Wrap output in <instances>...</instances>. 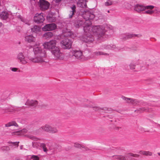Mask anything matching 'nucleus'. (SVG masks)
Returning a JSON list of instances; mask_svg holds the SVG:
<instances>
[{"label": "nucleus", "instance_id": "1", "mask_svg": "<svg viewBox=\"0 0 160 160\" xmlns=\"http://www.w3.org/2000/svg\"><path fill=\"white\" fill-rule=\"evenodd\" d=\"M33 51L35 56L29 57V60L31 62L43 65L48 63V62L46 59V52L39 47V45L37 44L34 46Z\"/></svg>", "mask_w": 160, "mask_h": 160}, {"label": "nucleus", "instance_id": "2", "mask_svg": "<svg viewBox=\"0 0 160 160\" xmlns=\"http://www.w3.org/2000/svg\"><path fill=\"white\" fill-rule=\"evenodd\" d=\"M51 52L54 59L57 60H63L64 58V54L61 52L58 47L55 48V49L51 51Z\"/></svg>", "mask_w": 160, "mask_h": 160}, {"label": "nucleus", "instance_id": "3", "mask_svg": "<svg viewBox=\"0 0 160 160\" xmlns=\"http://www.w3.org/2000/svg\"><path fill=\"white\" fill-rule=\"evenodd\" d=\"M29 57L25 56L22 52H19L17 55V59L19 62L22 65H26L28 62Z\"/></svg>", "mask_w": 160, "mask_h": 160}, {"label": "nucleus", "instance_id": "4", "mask_svg": "<svg viewBox=\"0 0 160 160\" xmlns=\"http://www.w3.org/2000/svg\"><path fill=\"white\" fill-rule=\"evenodd\" d=\"M92 30L93 33H96L99 37H102L105 33L104 28L100 26H95L92 28Z\"/></svg>", "mask_w": 160, "mask_h": 160}, {"label": "nucleus", "instance_id": "5", "mask_svg": "<svg viewBox=\"0 0 160 160\" xmlns=\"http://www.w3.org/2000/svg\"><path fill=\"white\" fill-rule=\"evenodd\" d=\"M72 42L68 38H65L60 42L61 48L64 49H69L71 48Z\"/></svg>", "mask_w": 160, "mask_h": 160}, {"label": "nucleus", "instance_id": "6", "mask_svg": "<svg viewBox=\"0 0 160 160\" xmlns=\"http://www.w3.org/2000/svg\"><path fill=\"white\" fill-rule=\"evenodd\" d=\"M56 41L55 40H53L49 42L44 43L43 46L45 49L52 50L55 49V48L58 47L56 46Z\"/></svg>", "mask_w": 160, "mask_h": 160}, {"label": "nucleus", "instance_id": "7", "mask_svg": "<svg viewBox=\"0 0 160 160\" xmlns=\"http://www.w3.org/2000/svg\"><path fill=\"white\" fill-rule=\"evenodd\" d=\"M83 17L86 20V22H89L90 20L93 19L95 17L94 15L89 11H86L83 13Z\"/></svg>", "mask_w": 160, "mask_h": 160}, {"label": "nucleus", "instance_id": "8", "mask_svg": "<svg viewBox=\"0 0 160 160\" xmlns=\"http://www.w3.org/2000/svg\"><path fill=\"white\" fill-rule=\"evenodd\" d=\"M40 9L42 11L47 10L49 6V3L45 0H40L39 2Z\"/></svg>", "mask_w": 160, "mask_h": 160}, {"label": "nucleus", "instance_id": "9", "mask_svg": "<svg viewBox=\"0 0 160 160\" xmlns=\"http://www.w3.org/2000/svg\"><path fill=\"white\" fill-rule=\"evenodd\" d=\"M56 25L54 23L48 24L44 26L42 28L44 31H52L56 28Z\"/></svg>", "mask_w": 160, "mask_h": 160}, {"label": "nucleus", "instance_id": "10", "mask_svg": "<svg viewBox=\"0 0 160 160\" xmlns=\"http://www.w3.org/2000/svg\"><path fill=\"white\" fill-rule=\"evenodd\" d=\"M45 20L42 13H36L34 17V21L38 23L42 22Z\"/></svg>", "mask_w": 160, "mask_h": 160}, {"label": "nucleus", "instance_id": "11", "mask_svg": "<svg viewBox=\"0 0 160 160\" xmlns=\"http://www.w3.org/2000/svg\"><path fill=\"white\" fill-rule=\"evenodd\" d=\"M85 107L88 108H92L93 110L96 111H100L101 110H105L107 109L106 108H102L93 104L92 103H91L89 104H85Z\"/></svg>", "mask_w": 160, "mask_h": 160}, {"label": "nucleus", "instance_id": "12", "mask_svg": "<svg viewBox=\"0 0 160 160\" xmlns=\"http://www.w3.org/2000/svg\"><path fill=\"white\" fill-rule=\"evenodd\" d=\"M123 99L128 103H130L133 105H137L139 104V102L137 99L133 98L124 97Z\"/></svg>", "mask_w": 160, "mask_h": 160}, {"label": "nucleus", "instance_id": "13", "mask_svg": "<svg viewBox=\"0 0 160 160\" xmlns=\"http://www.w3.org/2000/svg\"><path fill=\"white\" fill-rule=\"evenodd\" d=\"M154 8V7L152 5L145 6V10H146L145 11V13L151 15L154 13V11L153 10Z\"/></svg>", "mask_w": 160, "mask_h": 160}, {"label": "nucleus", "instance_id": "14", "mask_svg": "<svg viewBox=\"0 0 160 160\" xmlns=\"http://www.w3.org/2000/svg\"><path fill=\"white\" fill-rule=\"evenodd\" d=\"M72 53L73 55L78 59H82L83 57L82 52L80 51H72Z\"/></svg>", "mask_w": 160, "mask_h": 160}, {"label": "nucleus", "instance_id": "15", "mask_svg": "<svg viewBox=\"0 0 160 160\" xmlns=\"http://www.w3.org/2000/svg\"><path fill=\"white\" fill-rule=\"evenodd\" d=\"M134 10L138 12L143 11L145 10V6L139 4L136 5L134 8Z\"/></svg>", "mask_w": 160, "mask_h": 160}, {"label": "nucleus", "instance_id": "16", "mask_svg": "<svg viewBox=\"0 0 160 160\" xmlns=\"http://www.w3.org/2000/svg\"><path fill=\"white\" fill-rule=\"evenodd\" d=\"M32 32L38 34L41 32V28L38 25H34L31 29Z\"/></svg>", "mask_w": 160, "mask_h": 160}, {"label": "nucleus", "instance_id": "17", "mask_svg": "<svg viewBox=\"0 0 160 160\" xmlns=\"http://www.w3.org/2000/svg\"><path fill=\"white\" fill-rule=\"evenodd\" d=\"M53 34L51 32H47L45 33L42 36V37L45 39H49L53 36Z\"/></svg>", "mask_w": 160, "mask_h": 160}, {"label": "nucleus", "instance_id": "18", "mask_svg": "<svg viewBox=\"0 0 160 160\" xmlns=\"http://www.w3.org/2000/svg\"><path fill=\"white\" fill-rule=\"evenodd\" d=\"M78 7L82 8L86 7L87 6L86 1V0H79L77 2Z\"/></svg>", "mask_w": 160, "mask_h": 160}, {"label": "nucleus", "instance_id": "19", "mask_svg": "<svg viewBox=\"0 0 160 160\" xmlns=\"http://www.w3.org/2000/svg\"><path fill=\"white\" fill-rule=\"evenodd\" d=\"M51 126L48 124H45L42 126L40 128L44 132H49Z\"/></svg>", "mask_w": 160, "mask_h": 160}, {"label": "nucleus", "instance_id": "20", "mask_svg": "<svg viewBox=\"0 0 160 160\" xmlns=\"http://www.w3.org/2000/svg\"><path fill=\"white\" fill-rule=\"evenodd\" d=\"M26 104V105L29 106H34L38 104V102L35 100H28Z\"/></svg>", "mask_w": 160, "mask_h": 160}, {"label": "nucleus", "instance_id": "21", "mask_svg": "<svg viewBox=\"0 0 160 160\" xmlns=\"http://www.w3.org/2000/svg\"><path fill=\"white\" fill-rule=\"evenodd\" d=\"M25 40L29 42H34L35 40V38L32 35H27L25 37Z\"/></svg>", "mask_w": 160, "mask_h": 160}, {"label": "nucleus", "instance_id": "22", "mask_svg": "<svg viewBox=\"0 0 160 160\" xmlns=\"http://www.w3.org/2000/svg\"><path fill=\"white\" fill-rule=\"evenodd\" d=\"M91 24V22H85V26H84V30L85 32H87L89 31L90 29V25Z\"/></svg>", "mask_w": 160, "mask_h": 160}, {"label": "nucleus", "instance_id": "23", "mask_svg": "<svg viewBox=\"0 0 160 160\" xmlns=\"http://www.w3.org/2000/svg\"><path fill=\"white\" fill-rule=\"evenodd\" d=\"M59 130L58 128L56 127H52L51 126L49 133L52 134H56L58 132Z\"/></svg>", "mask_w": 160, "mask_h": 160}, {"label": "nucleus", "instance_id": "24", "mask_svg": "<svg viewBox=\"0 0 160 160\" xmlns=\"http://www.w3.org/2000/svg\"><path fill=\"white\" fill-rule=\"evenodd\" d=\"M85 22L84 21L78 20L75 22L74 26L76 28H79L83 25Z\"/></svg>", "mask_w": 160, "mask_h": 160}, {"label": "nucleus", "instance_id": "25", "mask_svg": "<svg viewBox=\"0 0 160 160\" xmlns=\"http://www.w3.org/2000/svg\"><path fill=\"white\" fill-rule=\"evenodd\" d=\"M15 126L16 127H18V125L17 124V123L15 121H12L6 124H5V126L6 127H9L11 126Z\"/></svg>", "mask_w": 160, "mask_h": 160}, {"label": "nucleus", "instance_id": "26", "mask_svg": "<svg viewBox=\"0 0 160 160\" xmlns=\"http://www.w3.org/2000/svg\"><path fill=\"white\" fill-rule=\"evenodd\" d=\"M142 36V35H137V34H128L124 38V39L125 40H127L128 39L131 38L135 37H140Z\"/></svg>", "mask_w": 160, "mask_h": 160}, {"label": "nucleus", "instance_id": "27", "mask_svg": "<svg viewBox=\"0 0 160 160\" xmlns=\"http://www.w3.org/2000/svg\"><path fill=\"white\" fill-rule=\"evenodd\" d=\"M64 35L67 37H70L73 38L74 37V34L72 32L69 30L64 33Z\"/></svg>", "mask_w": 160, "mask_h": 160}, {"label": "nucleus", "instance_id": "28", "mask_svg": "<svg viewBox=\"0 0 160 160\" xmlns=\"http://www.w3.org/2000/svg\"><path fill=\"white\" fill-rule=\"evenodd\" d=\"M1 18L3 19H6L8 17V14L7 12H2L0 15Z\"/></svg>", "mask_w": 160, "mask_h": 160}, {"label": "nucleus", "instance_id": "29", "mask_svg": "<svg viewBox=\"0 0 160 160\" xmlns=\"http://www.w3.org/2000/svg\"><path fill=\"white\" fill-rule=\"evenodd\" d=\"M72 11L70 12V14H69V17L70 18H71L72 16L76 12V7L75 5L72 6L71 7Z\"/></svg>", "mask_w": 160, "mask_h": 160}, {"label": "nucleus", "instance_id": "30", "mask_svg": "<svg viewBox=\"0 0 160 160\" xmlns=\"http://www.w3.org/2000/svg\"><path fill=\"white\" fill-rule=\"evenodd\" d=\"M127 157L126 156L117 155L115 156V158L118 160H126Z\"/></svg>", "mask_w": 160, "mask_h": 160}, {"label": "nucleus", "instance_id": "31", "mask_svg": "<svg viewBox=\"0 0 160 160\" xmlns=\"http://www.w3.org/2000/svg\"><path fill=\"white\" fill-rule=\"evenodd\" d=\"M93 54L95 56L108 55V54L107 53H106L100 51L95 52H94Z\"/></svg>", "mask_w": 160, "mask_h": 160}, {"label": "nucleus", "instance_id": "32", "mask_svg": "<svg viewBox=\"0 0 160 160\" xmlns=\"http://www.w3.org/2000/svg\"><path fill=\"white\" fill-rule=\"evenodd\" d=\"M141 153L143 155H145L146 156H151L152 155V153L151 152L149 151H141Z\"/></svg>", "mask_w": 160, "mask_h": 160}, {"label": "nucleus", "instance_id": "33", "mask_svg": "<svg viewBox=\"0 0 160 160\" xmlns=\"http://www.w3.org/2000/svg\"><path fill=\"white\" fill-rule=\"evenodd\" d=\"M48 20L50 22H54L55 21V19L54 17H52V16L51 17L50 15L49 16L48 15L47 17Z\"/></svg>", "mask_w": 160, "mask_h": 160}, {"label": "nucleus", "instance_id": "34", "mask_svg": "<svg viewBox=\"0 0 160 160\" xmlns=\"http://www.w3.org/2000/svg\"><path fill=\"white\" fill-rule=\"evenodd\" d=\"M1 150L3 151H8L10 150V148L8 146H4L1 148Z\"/></svg>", "mask_w": 160, "mask_h": 160}, {"label": "nucleus", "instance_id": "35", "mask_svg": "<svg viewBox=\"0 0 160 160\" xmlns=\"http://www.w3.org/2000/svg\"><path fill=\"white\" fill-rule=\"evenodd\" d=\"M3 110H4V113H7L8 112H12L13 111L12 109L10 108H6Z\"/></svg>", "mask_w": 160, "mask_h": 160}, {"label": "nucleus", "instance_id": "36", "mask_svg": "<svg viewBox=\"0 0 160 160\" xmlns=\"http://www.w3.org/2000/svg\"><path fill=\"white\" fill-rule=\"evenodd\" d=\"M31 159L32 160H39L40 158L38 156L32 155L31 156Z\"/></svg>", "mask_w": 160, "mask_h": 160}, {"label": "nucleus", "instance_id": "37", "mask_svg": "<svg viewBox=\"0 0 160 160\" xmlns=\"http://www.w3.org/2000/svg\"><path fill=\"white\" fill-rule=\"evenodd\" d=\"M112 2L110 0H107L105 3V4L106 6H108L112 5Z\"/></svg>", "mask_w": 160, "mask_h": 160}, {"label": "nucleus", "instance_id": "38", "mask_svg": "<svg viewBox=\"0 0 160 160\" xmlns=\"http://www.w3.org/2000/svg\"><path fill=\"white\" fill-rule=\"evenodd\" d=\"M138 110L140 112H142L144 111H147V109L146 108L143 107L139 108Z\"/></svg>", "mask_w": 160, "mask_h": 160}, {"label": "nucleus", "instance_id": "39", "mask_svg": "<svg viewBox=\"0 0 160 160\" xmlns=\"http://www.w3.org/2000/svg\"><path fill=\"white\" fill-rule=\"evenodd\" d=\"M93 38H90L89 37H88L86 39V40H85V41L86 42H92L93 41Z\"/></svg>", "mask_w": 160, "mask_h": 160}, {"label": "nucleus", "instance_id": "40", "mask_svg": "<svg viewBox=\"0 0 160 160\" xmlns=\"http://www.w3.org/2000/svg\"><path fill=\"white\" fill-rule=\"evenodd\" d=\"M130 68L132 70H134L135 68V65L133 62H131L129 65Z\"/></svg>", "mask_w": 160, "mask_h": 160}, {"label": "nucleus", "instance_id": "41", "mask_svg": "<svg viewBox=\"0 0 160 160\" xmlns=\"http://www.w3.org/2000/svg\"><path fill=\"white\" fill-rule=\"evenodd\" d=\"M12 134L13 135H22L21 133L20 130L13 132L12 133Z\"/></svg>", "mask_w": 160, "mask_h": 160}, {"label": "nucleus", "instance_id": "42", "mask_svg": "<svg viewBox=\"0 0 160 160\" xmlns=\"http://www.w3.org/2000/svg\"><path fill=\"white\" fill-rule=\"evenodd\" d=\"M28 137L30 139L34 141H37L38 140V138L32 136H29Z\"/></svg>", "mask_w": 160, "mask_h": 160}, {"label": "nucleus", "instance_id": "43", "mask_svg": "<svg viewBox=\"0 0 160 160\" xmlns=\"http://www.w3.org/2000/svg\"><path fill=\"white\" fill-rule=\"evenodd\" d=\"M21 133V135H23L25 133L27 132V130L26 129H23L22 130H20Z\"/></svg>", "mask_w": 160, "mask_h": 160}, {"label": "nucleus", "instance_id": "44", "mask_svg": "<svg viewBox=\"0 0 160 160\" xmlns=\"http://www.w3.org/2000/svg\"><path fill=\"white\" fill-rule=\"evenodd\" d=\"M129 154L130 155V156L138 158L139 157V155L137 154H134L132 153H130Z\"/></svg>", "mask_w": 160, "mask_h": 160}, {"label": "nucleus", "instance_id": "45", "mask_svg": "<svg viewBox=\"0 0 160 160\" xmlns=\"http://www.w3.org/2000/svg\"><path fill=\"white\" fill-rule=\"evenodd\" d=\"M41 146L43 148V150L45 152H46L48 151L46 147L45 144H42Z\"/></svg>", "mask_w": 160, "mask_h": 160}, {"label": "nucleus", "instance_id": "46", "mask_svg": "<svg viewBox=\"0 0 160 160\" xmlns=\"http://www.w3.org/2000/svg\"><path fill=\"white\" fill-rule=\"evenodd\" d=\"M155 13L156 14H159L160 13V11L159 9L158 8H156L154 10Z\"/></svg>", "mask_w": 160, "mask_h": 160}, {"label": "nucleus", "instance_id": "47", "mask_svg": "<svg viewBox=\"0 0 160 160\" xmlns=\"http://www.w3.org/2000/svg\"><path fill=\"white\" fill-rule=\"evenodd\" d=\"M74 146L76 148H79L81 147V145L78 143H75L74 144Z\"/></svg>", "mask_w": 160, "mask_h": 160}, {"label": "nucleus", "instance_id": "48", "mask_svg": "<svg viewBox=\"0 0 160 160\" xmlns=\"http://www.w3.org/2000/svg\"><path fill=\"white\" fill-rule=\"evenodd\" d=\"M18 69V68H11V70L12 71L14 72L17 71Z\"/></svg>", "mask_w": 160, "mask_h": 160}, {"label": "nucleus", "instance_id": "49", "mask_svg": "<svg viewBox=\"0 0 160 160\" xmlns=\"http://www.w3.org/2000/svg\"><path fill=\"white\" fill-rule=\"evenodd\" d=\"M19 142H13V144L15 146L17 145V147H18V144Z\"/></svg>", "mask_w": 160, "mask_h": 160}, {"label": "nucleus", "instance_id": "50", "mask_svg": "<svg viewBox=\"0 0 160 160\" xmlns=\"http://www.w3.org/2000/svg\"><path fill=\"white\" fill-rule=\"evenodd\" d=\"M61 0H54L55 2H60Z\"/></svg>", "mask_w": 160, "mask_h": 160}, {"label": "nucleus", "instance_id": "51", "mask_svg": "<svg viewBox=\"0 0 160 160\" xmlns=\"http://www.w3.org/2000/svg\"><path fill=\"white\" fill-rule=\"evenodd\" d=\"M35 144V143L34 142H32V145L33 147H35V145L34 144Z\"/></svg>", "mask_w": 160, "mask_h": 160}, {"label": "nucleus", "instance_id": "52", "mask_svg": "<svg viewBox=\"0 0 160 160\" xmlns=\"http://www.w3.org/2000/svg\"><path fill=\"white\" fill-rule=\"evenodd\" d=\"M2 24L1 22H0V28H1L2 26Z\"/></svg>", "mask_w": 160, "mask_h": 160}, {"label": "nucleus", "instance_id": "53", "mask_svg": "<svg viewBox=\"0 0 160 160\" xmlns=\"http://www.w3.org/2000/svg\"><path fill=\"white\" fill-rule=\"evenodd\" d=\"M158 155L160 157V152H158L157 153Z\"/></svg>", "mask_w": 160, "mask_h": 160}, {"label": "nucleus", "instance_id": "54", "mask_svg": "<svg viewBox=\"0 0 160 160\" xmlns=\"http://www.w3.org/2000/svg\"><path fill=\"white\" fill-rule=\"evenodd\" d=\"M159 126L160 128V124H159Z\"/></svg>", "mask_w": 160, "mask_h": 160}, {"label": "nucleus", "instance_id": "55", "mask_svg": "<svg viewBox=\"0 0 160 160\" xmlns=\"http://www.w3.org/2000/svg\"><path fill=\"white\" fill-rule=\"evenodd\" d=\"M108 13H109V11H108Z\"/></svg>", "mask_w": 160, "mask_h": 160}, {"label": "nucleus", "instance_id": "56", "mask_svg": "<svg viewBox=\"0 0 160 160\" xmlns=\"http://www.w3.org/2000/svg\"><path fill=\"white\" fill-rule=\"evenodd\" d=\"M21 149H22V147H21Z\"/></svg>", "mask_w": 160, "mask_h": 160}]
</instances>
